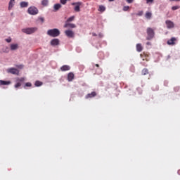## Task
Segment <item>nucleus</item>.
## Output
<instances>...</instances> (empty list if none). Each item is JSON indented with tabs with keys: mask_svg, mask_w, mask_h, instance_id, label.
I'll return each mask as SVG.
<instances>
[{
	"mask_svg": "<svg viewBox=\"0 0 180 180\" xmlns=\"http://www.w3.org/2000/svg\"><path fill=\"white\" fill-rule=\"evenodd\" d=\"M65 34H66V36H67L68 37H70V38L74 37V36H75V34L72 32V30H70L65 31Z\"/></svg>",
	"mask_w": 180,
	"mask_h": 180,
	"instance_id": "nucleus-10",
	"label": "nucleus"
},
{
	"mask_svg": "<svg viewBox=\"0 0 180 180\" xmlns=\"http://www.w3.org/2000/svg\"><path fill=\"white\" fill-rule=\"evenodd\" d=\"M60 44V39H53L51 41V46H58Z\"/></svg>",
	"mask_w": 180,
	"mask_h": 180,
	"instance_id": "nucleus-11",
	"label": "nucleus"
},
{
	"mask_svg": "<svg viewBox=\"0 0 180 180\" xmlns=\"http://www.w3.org/2000/svg\"><path fill=\"white\" fill-rule=\"evenodd\" d=\"M34 85L35 86H41V85H43V83L40 81H36Z\"/></svg>",
	"mask_w": 180,
	"mask_h": 180,
	"instance_id": "nucleus-27",
	"label": "nucleus"
},
{
	"mask_svg": "<svg viewBox=\"0 0 180 180\" xmlns=\"http://www.w3.org/2000/svg\"><path fill=\"white\" fill-rule=\"evenodd\" d=\"M60 8H61V4H57L54 5V9L55 11H58V9H60Z\"/></svg>",
	"mask_w": 180,
	"mask_h": 180,
	"instance_id": "nucleus-26",
	"label": "nucleus"
},
{
	"mask_svg": "<svg viewBox=\"0 0 180 180\" xmlns=\"http://www.w3.org/2000/svg\"><path fill=\"white\" fill-rule=\"evenodd\" d=\"M140 56H141V58H142L143 61H150L148 54H147L146 53H143Z\"/></svg>",
	"mask_w": 180,
	"mask_h": 180,
	"instance_id": "nucleus-9",
	"label": "nucleus"
},
{
	"mask_svg": "<svg viewBox=\"0 0 180 180\" xmlns=\"http://www.w3.org/2000/svg\"><path fill=\"white\" fill-rule=\"evenodd\" d=\"M141 74L143 75H147L148 74V69L144 68L142 70Z\"/></svg>",
	"mask_w": 180,
	"mask_h": 180,
	"instance_id": "nucleus-24",
	"label": "nucleus"
},
{
	"mask_svg": "<svg viewBox=\"0 0 180 180\" xmlns=\"http://www.w3.org/2000/svg\"><path fill=\"white\" fill-rule=\"evenodd\" d=\"M15 67L17 68H20V70H22V68H23V65H16Z\"/></svg>",
	"mask_w": 180,
	"mask_h": 180,
	"instance_id": "nucleus-34",
	"label": "nucleus"
},
{
	"mask_svg": "<svg viewBox=\"0 0 180 180\" xmlns=\"http://www.w3.org/2000/svg\"><path fill=\"white\" fill-rule=\"evenodd\" d=\"M137 90L139 91L140 94H143V90H141L140 88H138Z\"/></svg>",
	"mask_w": 180,
	"mask_h": 180,
	"instance_id": "nucleus-39",
	"label": "nucleus"
},
{
	"mask_svg": "<svg viewBox=\"0 0 180 180\" xmlns=\"http://www.w3.org/2000/svg\"><path fill=\"white\" fill-rule=\"evenodd\" d=\"M144 67H147V64H143Z\"/></svg>",
	"mask_w": 180,
	"mask_h": 180,
	"instance_id": "nucleus-44",
	"label": "nucleus"
},
{
	"mask_svg": "<svg viewBox=\"0 0 180 180\" xmlns=\"http://www.w3.org/2000/svg\"><path fill=\"white\" fill-rule=\"evenodd\" d=\"M96 67L99 68V64H96Z\"/></svg>",
	"mask_w": 180,
	"mask_h": 180,
	"instance_id": "nucleus-43",
	"label": "nucleus"
},
{
	"mask_svg": "<svg viewBox=\"0 0 180 180\" xmlns=\"http://www.w3.org/2000/svg\"><path fill=\"white\" fill-rule=\"evenodd\" d=\"M17 82H25V77L18 78Z\"/></svg>",
	"mask_w": 180,
	"mask_h": 180,
	"instance_id": "nucleus-29",
	"label": "nucleus"
},
{
	"mask_svg": "<svg viewBox=\"0 0 180 180\" xmlns=\"http://www.w3.org/2000/svg\"><path fill=\"white\" fill-rule=\"evenodd\" d=\"M8 72H9L10 74H13V75H19V70L16 68H9L8 69Z\"/></svg>",
	"mask_w": 180,
	"mask_h": 180,
	"instance_id": "nucleus-7",
	"label": "nucleus"
},
{
	"mask_svg": "<svg viewBox=\"0 0 180 180\" xmlns=\"http://www.w3.org/2000/svg\"><path fill=\"white\" fill-rule=\"evenodd\" d=\"M143 15V11H140L139 13H138V16H142Z\"/></svg>",
	"mask_w": 180,
	"mask_h": 180,
	"instance_id": "nucleus-38",
	"label": "nucleus"
},
{
	"mask_svg": "<svg viewBox=\"0 0 180 180\" xmlns=\"http://www.w3.org/2000/svg\"><path fill=\"white\" fill-rule=\"evenodd\" d=\"M13 6H15V0H10L8 3V11H11Z\"/></svg>",
	"mask_w": 180,
	"mask_h": 180,
	"instance_id": "nucleus-16",
	"label": "nucleus"
},
{
	"mask_svg": "<svg viewBox=\"0 0 180 180\" xmlns=\"http://www.w3.org/2000/svg\"><path fill=\"white\" fill-rule=\"evenodd\" d=\"M129 9H130V6H129L123 7V11L124 12H127V11H128Z\"/></svg>",
	"mask_w": 180,
	"mask_h": 180,
	"instance_id": "nucleus-31",
	"label": "nucleus"
},
{
	"mask_svg": "<svg viewBox=\"0 0 180 180\" xmlns=\"http://www.w3.org/2000/svg\"><path fill=\"white\" fill-rule=\"evenodd\" d=\"M165 24L167 25V29H174L175 27V24L174 23V22L169 20H167L165 21Z\"/></svg>",
	"mask_w": 180,
	"mask_h": 180,
	"instance_id": "nucleus-5",
	"label": "nucleus"
},
{
	"mask_svg": "<svg viewBox=\"0 0 180 180\" xmlns=\"http://www.w3.org/2000/svg\"><path fill=\"white\" fill-rule=\"evenodd\" d=\"M41 5L43 6H47L49 5V0H42Z\"/></svg>",
	"mask_w": 180,
	"mask_h": 180,
	"instance_id": "nucleus-25",
	"label": "nucleus"
},
{
	"mask_svg": "<svg viewBox=\"0 0 180 180\" xmlns=\"http://www.w3.org/2000/svg\"><path fill=\"white\" fill-rule=\"evenodd\" d=\"M147 44H150V42H148Z\"/></svg>",
	"mask_w": 180,
	"mask_h": 180,
	"instance_id": "nucleus-46",
	"label": "nucleus"
},
{
	"mask_svg": "<svg viewBox=\"0 0 180 180\" xmlns=\"http://www.w3.org/2000/svg\"><path fill=\"white\" fill-rule=\"evenodd\" d=\"M179 6H174L172 7V11H176V9H179Z\"/></svg>",
	"mask_w": 180,
	"mask_h": 180,
	"instance_id": "nucleus-30",
	"label": "nucleus"
},
{
	"mask_svg": "<svg viewBox=\"0 0 180 180\" xmlns=\"http://www.w3.org/2000/svg\"><path fill=\"white\" fill-rule=\"evenodd\" d=\"M170 1H174L176 2H179L180 0H170Z\"/></svg>",
	"mask_w": 180,
	"mask_h": 180,
	"instance_id": "nucleus-40",
	"label": "nucleus"
},
{
	"mask_svg": "<svg viewBox=\"0 0 180 180\" xmlns=\"http://www.w3.org/2000/svg\"><path fill=\"white\" fill-rule=\"evenodd\" d=\"M175 41H176V38L172 37L171 39L167 41V44H169V46H174L175 44Z\"/></svg>",
	"mask_w": 180,
	"mask_h": 180,
	"instance_id": "nucleus-13",
	"label": "nucleus"
},
{
	"mask_svg": "<svg viewBox=\"0 0 180 180\" xmlns=\"http://www.w3.org/2000/svg\"><path fill=\"white\" fill-rule=\"evenodd\" d=\"M95 96H96V91H93L90 94H88L86 96V99H89L91 98H95Z\"/></svg>",
	"mask_w": 180,
	"mask_h": 180,
	"instance_id": "nucleus-14",
	"label": "nucleus"
},
{
	"mask_svg": "<svg viewBox=\"0 0 180 180\" xmlns=\"http://www.w3.org/2000/svg\"><path fill=\"white\" fill-rule=\"evenodd\" d=\"M47 34L48 36H51V37H58L60 36V30L57 28L49 30Z\"/></svg>",
	"mask_w": 180,
	"mask_h": 180,
	"instance_id": "nucleus-1",
	"label": "nucleus"
},
{
	"mask_svg": "<svg viewBox=\"0 0 180 180\" xmlns=\"http://www.w3.org/2000/svg\"><path fill=\"white\" fill-rule=\"evenodd\" d=\"M146 33L148 34L147 37V40H151V39H153L154 37V30H153L152 28L148 27L146 30Z\"/></svg>",
	"mask_w": 180,
	"mask_h": 180,
	"instance_id": "nucleus-2",
	"label": "nucleus"
},
{
	"mask_svg": "<svg viewBox=\"0 0 180 180\" xmlns=\"http://www.w3.org/2000/svg\"><path fill=\"white\" fill-rule=\"evenodd\" d=\"M10 49L13 51L15 50H18V49H19V45L18 44H12L10 45Z\"/></svg>",
	"mask_w": 180,
	"mask_h": 180,
	"instance_id": "nucleus-15",
	"label": "nucleus"
},
{
	"mask_svg": "<svg viewBox=\"0 0 180 180\" xmlns=\"http://www.w3.org/2000/svg\"><path fill=\"white\" fill-rule=\"evenodd\" d=\"M115 0H108L109 2H113Z\"/></svg>",
	"mask_w": 180,
	"mask_h": 180,
	"instance_id": "nucleus-42",
	"label": "nucleus"
},
{
	"mask_svg": "<svg viewBox=\"0 0 180 180\" xmlns=\"http://www.w3.org/2000/svg\"><path fill=\"white\" fill-rule=\"evenodd\" d=\"M98 11V12H105V11H106V7L101 5V6H99Z\"/></svg>",
	"mask_w": 180,
	"mask_h": 180,
	"instance_id": "nucleus-21",
	"label": "nucleus"
},
{
	"mask_svg": "<svg viewBox=\"0 0 180 180\" xmlns=\"http://www.w3.org/2000/svg\"><path fill=\"white\" fill-rule=\"evenodd\" d=\"M127 4H133V2L134 1V0H126Z\"/></svg>",
	"mask_w": 180,
	"mask_h": 180,
	"instance_id": "nucleus-37",
	"label": "nucleus"
},
{
	"mask_svg": "<svg viewBox=\"0 0 180 180\" xmlns=\"http://www.w3.org/2000/svg\"><path fill=\"white\" fill-rule=\"evenodd\" d=\"M136 51H139V53L143 51V46H141V44H136Z\"/></svg>",
	"mask_w": 180,
	"mask_h": 180,
	"instance_id": "nucleus-20",
	"label": "nucleus"
},
{
	"mask_svg": "<svg viewBox=\"0 0 180 180\" xmlns=\"http://www.w3.org/2000/svg\"><path fill=\"white\" fill-rule=\"evenodd\" d=\"M75 19V16L72 15L65 22H68V23H70V22H73Z\"/></svg>",
	"mask_w": 180,
	"mask_h": 180,
	"instance_id": "nucleus-23",
	"label": "nucleus"
},
{
	"mask_svg": "<svg viewBox=\"0 0 180 180\" xmlns=\"http://www.w3.org/2000/svg\"><path fill=\"white\" fill-rule=\"evenodd\" d=\"M154 2V0H146V4H153Z\"/></svg>",
	"mask_w": 180,
	"mask_h": 180,
	"instance_id": "nucleus-35",
	"label": "nucleus"
},
{
	"mask_svg": "<svg viewBox=\"0 0 180 180\" xmlns=\"http://www.w3.org/2000/svg\"><path fill=\"white\" fill-rule=\"evenodd\" d=\"M6 41H7V43H11L12 41V39L11 38L6 39Z\"/></svg>",
	"mask_w": 180,
	"mask_h": 180,
	"instance_id": "nucleus-36",
	"label": "nucleus"
},
{
	"mask_svg": "<svg viewBox=\"0 0 180 180\" xmlns=\"http://www.w3.org/2000/svg\"><path fill=\"white\" fill-rule=\"evenodd\" d=\"M11 81L0 80V85H11Z\"/></svg>",
	"mask_w": 180,
	"mask_h": 180,
	"instance_id": "nucleus-18",
	"label": "nucleus"
},
{
	"mask_svg": "<svg viewBox=\"0 0 180 180\" xmlns=\"http://www.w3.org/2000/svg\"><path fill=\"white\" fill-rule=\"evenodd\" d=\"M70 70H71V67H70V65H65L60 67V71L62 72L70 71Z\"/></svg>",
	"mask_w": 180,
	"mask_h": 180,
	"instance_id": "nucleus-12",
	"label": "nucleus"
},
{
	"mask_svg": "<svg viewBox=\"0 0 180 180\" xmlns=\"http://www.w3.org/2000/svg\"><path fill=\"white\" fill-rule=\"evenodd\" d=\"M15 88H19L20 86H22V84L20 82H18L17 84H15Z\"/></svg>",
	"mask_w": 180,
	"mask_h": 180,
	"instance_id": "nucleus-32",
	"label": "nucleus"
},
{
	"mask_svg": "<svg viewBox=\"0 0 180 180\" xmlns=\"http://www.w3.org/2000/svg\"><path fill=\"white\" fill-rule=\"evenodd\" d=\"M20 8H27L29 6V3L25 2V1H22L20 4Z\"/></svg>",
	"mask_w": 180,
	"mask_h": 180,
	"instance_id": "nucleus-19",
	"label": "nucleus"
},
{
	"mask_svg": "<svg viewBox=\"0 0 180 180\" xmlns=\"http://www.w3.org/2000/svg\"><path fill=\"white\" fill-rule=\"evenodd\" d=\"M38 20H40L41 23H44V18L40 17Z\"/></svg>",
	"mask_w": 180,
	"mask_h": 180,
	"instance_id": "nucleus-33",
	"label": "nucleus"
},
{
	"mask_svg": "<svg viewBox=\"0 0 180 180\" xmlns=\"http://www.w3.org/2000/svg\"><path fill=\"white\" fill-rule=\"evenodd\" d=\"M64 27L66 29H75L77 27V25L75 24L70 23L68 22H65L64 25Z\"/></svg>",
	"mask_w": 180,
	"mask_h": 180,
	"instance_id": "nucleus-6",
	"label": "nucleus"
},
{
	"mask_svg": "<svg viewBox=\"0 0 180 180\" xmlns=\"http://www.w3.org/2000/svg\"><path fill=\"white\" fill-rule=\"evenodd\" d=\"M82 4V2L72 3V5H76L75 6V12H79L81 11L79 6H81Z\"/></svg>",
	"mask_w": 180,
	"mask_h": 180,
	"instance_id": "nucleus-8",
	"label": "nucleus"
},
{
	"mask_svg": "<svg viewBox=\"0 0 180 180\" xmlns=\"http://www.w3.org/2000/svg\"><path fill=\"white\" fill-rule=\"evenodd\" d=\"M174 89H175V91H179V88L176 87V88H175Z\"/></svg>",
	"mask_w": 180,
	"mask_h": 180,
	"instance_id": "nucleus-41",
	"label": "nucleus"
},
{
	"mask_svg": "<svg viewBox=\"0 0 180 180\" xmlns=\"http://www.w3.org/2000/svg\"><path fill=\"white\" fill-rule=\"evenodd\" d=\"M145 16L146 19H151V16H153V14L151 13V12L147 11L145 14Z\"/></svg>",
	"mask_w": 180,
	"mask_h": 180,
	"instance_id": "nucleus-22",
	"label": "nucleus"
},
{
	"mask_svg": "<svg viewBox=\"0 0 180 180\" xmlns=\"http://www.w3.org/2000/svg\"><path fill=\"white\" fill-rule=\"evenodd\" d=\"M74 73L72 72H70L68 75V80L69 81V82H71V81H72V79H74Z\"/></svg>",
	"mask_w": 180,
	"mask_h": 180,
	"instance_id": "nucleus-17",
	"label": "nucleus"
},
{
	"mask_svg": "<svg viewBox=\"0 0 180 180\" xmlns=\"http://www.w3.org/2000/svg\"><path fill=\"white\" fill-rule=\"evenodd\" d=\"M27 87L28 88L32 87V83L30 82L25 83V84L24 85V89H26Z\"/></svg>",
	"mask_w": 180,
	"mask_h": 180,
	"instance_id": "nucleus-28",
	"label": "nucleus"
},
{
	"mask_svg": "<svg viewBox=\"0 0 180 180\" xmlns=\"http://www.w3.org/2000/svg\"><path fill=\"white\" fill-rule=\"evenodd\" d=\"M36 30H37V28L31 27V28L22 29V32H23V33H26L27 34H32V33H34V32H36Z\"/></svg>",
	"mask_w": 180,
	"mask_h": 180,
	"instance_id": "nucleus-4",
	"label": "nucleus"
},
{
	"mask_svg": "<svg viewBox=\"0 0 180 180\" xmlns=\"http://www.w3.org/2000/svg\"><path fill=\"white\" fill-rule=\"evenodd\" d=\"M30 15H37L39 13V10L34 6L30 7L27 10Z\"/></svg>",
	"mask_w": 180,
	"mask_h": 180,
	"instance_id": "nucleus-3",
	"label": "nucleus"
},
{
	"mask_svg": "<svg viewBox=\"0 0 180 180\" xmlns=\"http://www.w3.org/2000/svg\"><path fill=\"white\" fill-rule=\"evenodd\" d=\"M178 174H179V175H180V170L178 171Z\"/></svg>",
	"mask_w": 180,
	"mask_h": 180,
	"instance_id": "nucleus-45",
	"label": "nucleus"
}]
</instances>
